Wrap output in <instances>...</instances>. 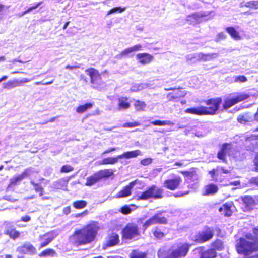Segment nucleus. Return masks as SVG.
<instances>
[{"mask_svg": "<svg viewBox=\"0 0 258 258\" xmlns=\"http://www.w3.org/2000/svg\"><path fill=\"white\" fill-rule=\"evenodd\" d=\"M68 180L64 178H61L54 183V185L56 188H62L63 186H66Z\"/></svg>", "mask_w": 258, "mask_h": 258, "instance_id": "obj_40", "label": "nucleus"}, {"mask_svg": "<svg viewBox=\"0 0 258 258\" xmlns=\"http://www.w3.org/2000/svg\"><path fill=\"white\" fill-rule=\"evenodd\" d=\"M119 241L118 235L114 233H112L109 237V239L107 241V245L109 246H112L116 245Z\"/></svg>", "mask_w": 258, "mask_h": 258, "instance_id": "obj_32", "label": "nucleus"}, {"mask_svg": "<svg viewBox=\"0 0 258 258\" xmlns=\"http://www.w3.org/2000/svg\"><path fill=\"white\" fill-rule=\"evenodd\" d=\"M196 250L199 252L201 258H215L217 256V252L213 248H210L204 251H202L201 247Z\"/></svg>", "mask_w": 258, "mask_h": 258, "instance_id": "obj_20", "label": "nucleus"}, {"mask_svg": "<svg viewBox=\"0 0 258 258\" xmlns=\"http://www.w3.org/2000/svg\"><path fill=\"white\" fill-rule=\"evenodd\" d=\"M74 168L70 165H64L60 168V172L68 173L73 171Z\"/></svg>", "mask_w": 258, "mask_h": 258, "instance_id": "obj_47", "label": "nucleus"}, {"mask_svg": "<svg viewBox=\"0 0 258 258\" xmlns=\"http://www.w3.org/2000/svg\"><path fill=\"white\" fill-rule=\"evenodd\" d=\"M250 97V95L244 92L237 93L236 95L232 98H226L223 104V107L224 109H227L234 105L247 100Z\"/></svg>", "mask_w": 258, "mask_h": 258, "instance_id": "obj_6", "label": "nucleus"}, {"mask_svg": "<svg viewBox=\"0 0 258 258\" xmlns=\"http://www.w3.org/2000/svg\"><path fill=\"white\" fill-rule=\"evenodd\" d=\"M123 237L126 239H132L139 236L138 226L134 224H129L124 228L122 231Z\"/></svg>", "mask_w": 258, "mask_h": 258, "instance_id": "obj_9", "label": "nucleus"}, {"mask_svg": "<svg viewBox=\"0 0 258 258\" xmlns=\"http://www.w3.org/2000/svg\"><path fill=\"white\" fill-rule=\"evenodd\" d=\"M185 112L187 113L194 114L198 116L207 115L208 113L205 108V106H199L196 107L187 108Z\"/></svg>", "mask_w": 258, "mask_h": 258, "instance_id": "obj_16", "label": "nucleus"}, {"mask_svg": "<svg viewBox=\"0 0 258 258\" xmlns=\"http://www.w3.org/2000/svg\"><path fill=\"white\" fill-rule=\"evenodd\" d=\"M42 2H39L37 3L33 6H31V7L32 8V10H33L37 8H38L42 4Z\"/></svg>", "mask_w": 258, "mask_h": 258, "instance_id": "obj_61", "label": "nucleus"}, {"mask_svg": "<svg viewBox=\"0 0 258 258\" xmlns=\"http://www.w3.org/2000/svg\"><path fill=\"white\" fill-rule=\"evenodd\" d=\"M180 173L184 177H189L192 178L197 175L196 169L195 168H191L189 171H181Z\"/></svg>", "mask_w": 258, "mask_h": 258, "instance_id": "obj_36", "label": "nucleus"}, {"mask_svg": "<svg viewBox=\"0 0 258 258\" xmlns=\"http://www.w3.org/2000/svg\"><path fill=\"white\" fill-rule=\"evenodd\" d=\"M182 181V179L180 176H176L173 178L168 179L164 181V186L170 190H174L178 188Z\"/></svg>", "mask_w": 258, "mask_h": 258, "instance_id": "obj_13", "label": "nucleus"}, {"mask_svg": "<svg viewBox=\"0 0 258 258\" xmlns=\"http://www.w3.org/2000/svg\"><path fill=\"white\" fill-rule=\"evenodd\" d=\"M218 190V187L214 183H210L204 186L203 195L207 196L216 194Z\"/></svg>", "mask_w": 258, "mask_h": 258, "instance_id": "obj_23", "label": "nucleus"}, {"mask_svg": "<svg viewBox=\"0 0 258 258\" xmlns=\"http://www.w3.org/2000/svg\"><path fill=\"white\" fill-rule=\"evenodd\" d=\"M5 229L4 233L8 235L11 239L14 240L19 237L20 232L16 230L14 225L10 222H5L4 223Z\"/></svg>", "mask_w": 258, "mask_h": 258, "instance_id": "obj_11", "label": "nucleus"}, {"mask_svg": "<svg viewBox=\"0 0 258 258\" xmlns=\"http://www.w3.org/2000/svg\"><path fill=\"white\" fill-rule=\"evenodd\" d=\"M58 235L57 231H52L42 235V237L48 238V242H51L52 240Z\"/></svg>", "mask_w": 258, "mask_h": 258, "instance_id": "obj_43", "label": "nucleus"}, {"mask_svg": "<svg viewBox=\"0 0 258 258\" xmlns=\"http://www.w3.org/2000/svg\"><path fill=\"white\" fill-rule=\"evenodd\" d=\"M86 211L85 212H82V213H80V214H76L74 217H76V218H79V217H82L83 216H84L85 215H86Z\"/></svg>", "mask_w": 258, "mask_h": 258, "instance_id": "obj_64", "label": "nucleus"}, {"mask_svg": "<svg viewBox=\"0 0 258 258\" xmlns=\"http://www.w3.org/2000/svg\"><path fill=\"white\" fill-rule=\"evenodd\" d=\"M32 8L31 7H29L27 9H26V10H25L24 12H22V13L21 14L20 16H23V15H24L25 14H26L27 13H28L29 12H30L31 11H32Z\"/></svg>", "mask_w": 258, "mask_h": 258, "instance_id": "obj_63", "label": "nucleus"}, {"mask_svg": "<svg viewBox=\"0 0 258 258\" xmlns=\"http://www.w3.org/2000/svg\"><path fill=\"white\" fill-rule=\"evenodd\" d=\"M136 57L139 62L143 64L149 63L153 59V56L147 53H139Z\"/></svg>", "mask_w": 258, "mask_h": 258, "instance_id": "obj_19", "label": "nucleus"}, {"mask_svg": "<svg viewBox=\"0 0 258 258\" xmlns=\"http://www.w3.org/2000/svg\"><path fill=\"white\" fill-rule=\"evenodd\" d=\"M116 149H117V148H115V147L109 148L105 150V151H104L103 152V153H102V154L104 155V154H105L109 153L110 152H112L113 151H114L116 150Z\"/></svg>", "mask_w": 258, "mask_h": 258, "instance_id": "obj_57", "label": "nucleus"}, {"mask_svg": "<svg viewBox=\"0 0 258 258\" xmlns=\"http://www.w3.org/2000/svg\"><path fill=\"white\" fill-rule=\"evenodd\" d=\"M147 254L138 250H134L130 254V258H146Z\"/></svg>", "mask_w": 258, "mask_h": 258, "instance_id": "obj_34", "label": "nucleus"}, {"mask_svg": "<svg viewBox=\"0 0 258 258\" xmlns=\"http://www.w3.org/2000/svg\"><path fill=\"white\" fill-rule=\"evenodd\" d=\"M85 72L89 76L93 87L95 89L100 88L103 84V81L98 70L94 68H89L85 70Z\"/></svg>", "mask_w": 258, "mask_h": 258, "instance_id": "obj_5", "label": "nucleus"}, {"mask_svg": "<svg viewBox=\"0 0 258 258\" xmlns=\"http://www.w3.org/2000/svg\"><path fill=\"white\" fill-rule=\"evenodd\" d=\"M231 149V144L228 143H225L222 144L220 150L217 153V158L222 160L224 163H227L226 155Z\"/></svg>", "mask_w": 258, "mask_h": 258, "instance_id": "obj_15", "label": "nucleus"}, {"mask_svg": "<svg viewBox=\"0 0 258 258\" xmlns=\"http://www.w3.org/2000/svg\"><path fill=\"white\" fill-rule=\"evenodd\" d=\"M164 196V189L155 185H151L142 192L138 200H146L149 199H161Z\"/></svg>", "mask_w": 258, "mask_h": 258, "instance_id": "obj_4", "label": "nucleus"}, {"mask_svg": "<svg viewBox=\"0 0 258 258\" xmlns=\"http://www.w3.org/2000/svg\"><path fill=\"white\" fill-rule=\"evenodd\" d=\"M229 184L230 185H235V186L239 185L240 184V181L239 180L234 181L230 182Z\"/></svg>", "mask_w": 258, "mask_h": 258, "instance_id": "obj_60", "label": "nucleus"}, {"mask_svg": "<svg viewBox=\"0 0 258 258\" xmlns=\"http://www.w3.org/2000/svg\"><path fill=\"white\" fill-rule=\"evenodd\" d=\"M17 251L22 253L34 254L36 248L30 243H26L23 246L18 247Z\"/></svg>", "mask_w": 258, "mask_h": 258, "instance_id": "obj_18", "label": "nucleus"}, {"mask_svg": "<svg viewBox=\"0 0 258 258\" xmlns=\"http://www.w3.org/2000/svg\"><path fill=\"white\" fill-rule=\"evenodd\" d=\"M212 246V248L215 249V251H216V250L221 251L224 248L223 242L220 240H216L213 243Z\"/></svg>", "mask_w": 258, "mask_h": 258, "instance_id": "obj_41", "label": "nucleus"}, {"mask_svg": "<svg viewBox=\"0 0 258 258\" xmlns=\"http://www.w3.org/2000/svg\"><path fill=\"white\" fill-rule=\"evenodd\" d=\"M222 103V98L220 97H216L214 98H210L205 101L206 105L209 107H206L207 112L208 113L207 115H213L216 114V112L219 109L220 105Z\"/></svg>", "mask_w": 258, "mask_h": 258, "instance_id": "obj_8", "label": "nucleus"}, {"mask_svg": "<svg viewBox=\"0 0 258 258\" xmlns=\"http://www.w3.org/2000/svg\"><path fill=\"white\" fill-rule=\"evenodd\" d=\"M140 125V123L138 121H134L132 122H126L123 124L122 126L123 127H134L136 126H139Z\"/></svg>", "mask_w": 258, "mask_h": 258, "instance_id": "obj_50", "label": "nucleus"}, {"mask_svg": "<svg viewBox=\"0 0 258 258\" xmlns=\"http://www.w3.org/2000/svg\"><path fill=\"white\" fill-rule=\"evenodd\" d=\"M254 235L251 233L245 235V238L237 240L236 248L239 254H243L244 258H258V228L253 229Z\"/></svg>", "mask_w": 258, "mask_h": 258, "instance_id": "obj_1", "label": "nucleus"}, {"mask_svg": "<svg viewBox=\"0 0 258 258\" xmlns=\"http://www.w3.org/2000/svg\"><path fill=\"white\" fill-rule=\"evenodd\" d=\"M131 106L128 98L126 97H121L118 99V108L119 109H127Z\"/></svg>", "mask_w": 258, "mask_h": 258, "instance_id": "obj_25", "label": "nucleus"}, {"mask_svg": "<svg viewBox=\"0 0 258 258\" xmlns=\"http://www.w3.org/2000/svg\"><path fill=\"white\" fill-rule=\"evenodd\" d=\"M54 253V251L53 250L51 249H48L42 251L41 253L39 254V256L40 257H45L50 255H52Z\"/></svg>", "mask_w": 258, "mask_h": 258, "instance_id": "obj_51", "label": "nucleus"}, {"mask_svg": "<svg viewBox=\"0 0 258 258\" xmlns=\"http://www.w3.org/2000/svg\"><path fill=\"white\" fill-rule=\"evenodd\" d=\"M142 152L140 150H135L124 152L122 154L118 155V157L119 158V159H130L136 158L138 156L142 155Z\"/></svg>", "mask_w": 258, "mask_h": 258, "instance_id": "obj_22", "label": "nucleus"}, {"mask_svg": "<svg viewBox=\"0 0 258 258\" xmlns=\"http://www.w3.org/2000/svg\"><path fill=\"white\" fill-rule=\"evenodd\" d=\"M165 90L171 91L166 95V98L169 101L177 102L181 98L184 97L187 94L184 88L182 87L166 88Z\"/></svg>", "mask_w": 258, "mask_h": 258, "instance_id": "obj_7", "label": "nucleus"}, {"mask_svg": "<svg viewBox=\"0 0 258 258\" xmlns=\"http://www.w3.org/2000/svg\"><path fill=\"white\" fill-rule=\"evenodd\" d=\"M152 162V159L151 158H145L142 159L140 161V163L142 165L144 166H147L150 164Z\"/></svg>", "mask_w": 258, "mask_h": 258, "instance_id": "obj_53", "label": "nucleus"}, {"mask_svg": "<svg viewBox=\"0 0 258 258\" xmlns=\"http://www.w3.org/2000/svg\"><path fill=\"white\" fill-rule=\"evenodd\" d=\"M189 247L190 245L187 243L175 249L163 247L158 250V256L159 258H182L186 255Z\"/></svg>", "mask_w": 258, "mask_h": 258, "instance_id": "obj_3", "label": "nucleus"}, {"mask_svg": "<svg viewBox=\"0 0 258 258\" xmlns=\"http://www.w3.org/2000/svg\"><path fill=\"white\" fill-rule=\"evenodd\" d=\"M98 229L95 224H89L81 229L76 230L70 236V241L76 246L89 244L94 240Z\"/></svg>", "mask_w": 258, "mask_h": 258, "instance_id": "obj_2", "label": "nucleus"}, {"mask_svg": "<svg viewBox=\"0 0 258 258\" xmlns=\"http://www.w3.org/2000/svg\"><path fill=\"white\" fill-rule=\"evenodd\" d=\"M247 81V78L244 75L235 76L234 81L235 83H244Z\"/></svg>", "mask_w": 258, "mask_h": 258, "instance_id": "obj_48", "label": "nucleus"}, {"mask_svg": "<svg viewBox=\"0 0 258 258\" xmlns=\"http://www.w3.org/2000/svg\"><path fill=\"white\" fill-rule=\"evenodd\" d=\"M119 158L118 157V156L114 157H107L103 159L101 161H99L97 162V164L98 165H112L114 164L116 162H117Z\"/></svg>", "mask_w": 258, "mask_h": 258, "instance_id": "obj_26", "label": "nucleus"}, {"mask_svg": "<svg viewBox=\"0 0 258 258\" xmlns=\"http://www.w3.org/2000/svg\"><path fill=\"white\" fill-rule=\"evenodd\" d=\"M22 180V179L19 175L14 176V177L10 179L9 186H11L16 185L19 182H20Z\"/></svg>", "mask_w": 258, "mask_h": 258, "instance_id": "obj_44", "label": "nucleus"}, {"mask_svg": "<svg viewBox=\"0 0 258 258\" xmlns=\"http://www.w3.org/2000/svg\"><path fill=\"white\" fill-rule=\"evenodd\" d=\"M213 236V231L208 229L206 231L202 232L199 236H196L194 240L197 242L203 243L210 240Z\"/></svg>", "mask_w": 258, "mask_h": 258, "instance_id": "obj_17", "label": "nucleus"}, {"mask_svg": "<svg viewBox=\"0 0 258 258\" xmlns=\"http://www.w3.org/2000/svg\"><path fill=\"white\" fill-rule=\"evenodd\" d=\"M254 165L255 166V170L258 171V154L256 156L254 159Z\"/></svg>", "mask_w": 258, "mask_h": 258, "instance_id": "obj_59", "label": "nucleus"}, {"mask_svg": "<svg viewBox=\"0 0 258 258\" xmlns=\"http://www.w3.org/2000/svg\"><path fill=\"white\" fill-rule=\"evenodd\" d=\"M233 203L231 201H228L225 203L222 207H220L218 210H230Z\"/></svg>", "mask_w": 258, "mask_h": 258, "instance_id": "obj_52", "label": "nucleus"}, {"mask_svg": "<svg viewBox=\"0 0 258 258\" xmlns=\"http://www.w3.org/2000/svg\"><path fill=\"white\" fill-rule=\"evenodd\" d=\"M134 106L137 111H141L144 110L146 107V104L144 101L137 100L135 101Z\"/></svg>", "mask_w": 258, "mask_h": 258, "instance_id": "obj_33", "label": "nucleus"}, {"mask_svg": "<svg viewBox=\"0 0 258 258\" xmlns=\"http://www.w3.org/2000/svg\"><path fill=\"white\" fill-rule=\"evenodd\" d=\"M125 10V7H124V8H121L120 7H114V8L111 9L110 10H109L108 11V12L107 13V15H109L112 13H116V12L121 13V12H123Z\"/></svg>", "mask_w": 258, "mask_h": 258, "instance_id": "obj_46", "label": "nucleus"}, {"mask_svg": "<svg viewBox=\"0 0 258 258\" xmlns=\"http://www.w3.org/2000/svg\"><path fill=\"white\" fill-rule=\"evenodd\" d=\"M220 212H223V214L225 216L229 217L232 215V211H220Z\"/></svg>", "mask_w": 258, "mask_h": 258, "instance_id": "obj_58", "label": "nucleus"}, {"mask_svg": "<svg viewBox=\"0 0 258 258\" xmlns=\"http://www.w3.org/2000/svg\"><path fill=\"white\" fill-rule=\"evenodd\" d=\"M226 31L234 39L238 40L240 39V36L239 33L233 27H228L226 28Z\"/></svg>", "mask_w": 258, "mask_h": 258, "instance_id": "obj_31", "label": "nucleus"}, {"mask_svg": "<svg viewBox=\"0 0 258 258\" xmlns=\"http://www.w3.org/2000/svg\"><path fill=\"white\" fill-rule=\"evenodd\" d=\"M241 199L246 207L250 208L255 204V200L251 196L246 195L241 197Z\"/></svg>", "mask_w": 258, "mask_h": 258, "instance_id": "obj_27", "label": "nucleus"}, {"mask_svg": "<svg viewBox=\"0 0 258 258\" xmlns=\"http://www.w3.org/2000/svg\"><path fill=\"white\" fill-rule=\"evenodd\" d=\"M87 202L85 200H77L73 203V206L75 209H82L85 208Z\"/></svg>", "mask_w": 258, "mask_h": 258, "instance_id": "obj_37", "label": "nucleus"}, {"mask_svg": "<svg viewBox=\"0 0 258 258\" xmlns=\"http://www.w3.org/2000/svg\"><path fill=\"white\" fill-rule=\"evenodd\" d=\"M29 169L27 168L25 169L20 174H19L20 177L23 180L25 178L28 177L30 175L29 174Z\"/></svg>", "mask_w": 258, "mask_h": 258, "instance_id": "obj_55", "label": "nucleus"}, {"mask_svg": "<svg viewBox=\"0 0 258 258\" xmlns=\"http://www.w3.org/2000/svg\"><path fill=\"white\" fill-rule=\"evenodd\" d=\"M101 180L97 172H95L92 175L86 178L85 185L90 186H92Z\"/></svg>", "mask_w": 258, "mask_h": 258, "instance_id": "obj_24", "label": "nucleus"}, {"mask_svg": "<svg viewBox=\"0 0 258 258\" xmlns=\"http://www.w3.org/2000/svg\"><path fill=\"white\" fill-rule=\"evenodd\" d=\"M167 220L164 217H160L159 215L156 214L147 220L143 224V227L144 230H146L148 227L157 224H165Z\"/></svg>", "mask_w": 258, "mask_h": 258, "instance_id": "obj_12", "label": "nucleus"}, {"mask_svg": "<svg viewBox=\"0 0 258 258\" xmlns=\"http://www.w3.org/2000/svg\"><path fill=\"white\" fill-rule=\"evenodd\" d=\"M142 49V45L141 44H137L132 47H128L121 52L118 55L119 58L126 56L128 54L134 52L141 50Z\"/></svg>", "mask_w": 258, "mask_h": 258, "instance_id": "obj_21", "label": "nucleus"}, {"mask_svg": "<svg viewBox=\"0 0 258 258\" xmlns=\"http://www.w3.org/2000/svg\"><path fill=\"white\" fill-rule=\"evenodd\" d=\"M219 168V167H217V168H214L208 171V173L210 175L213 179L215 181H217V180L216 176L218 175L217 171Z\"/></svg>", "mask_w": 258, "mask_h": 258, "instance_id": "obj_49", "label": "nucleus"}, {"mask_svg": "<svg viewBox=\"0 0 258 258\" xmlns=\"http://www.w3.org/2000/svg\"><path fill=\"white\" fill-rule=\"evenodd\" d=\"M211 13H194L188 15L186 19V21L189 22V24L194 23H199L201 22V18L208 16Z\"/></svg>", "mask_w": 258, "mask_h": 258, "instance_id": "obj_14", "label": "nucleus"}, {"mask_svg": "<svg viewBox=\"0 0 258 258\" xmlns=\"http://www.w3.org/2000/svg\"><path fill=\"white\" fill-rule=\"evenodd\" d=\"M40 240L43 241L41 245L40 248H42L47 246L50 242H48V238L46 237H42V235L40 236Z\"/></svg>", "mask_w": 258, "mask_h": 258, "instance_id": "obj_54", "label": "nucleus"}, {"mask_svg": "<svg viewBox=\"0 0 258 258\" xmlns=\"http://www.w3.org/2000/svg\"><path fill=\"white\" fill-rule=\"evenodd\" d=\"M200 58L201 59L204 60V61H207L209 60L211 58H213L216 56V54L215 53H207V54H204V53H201Z\"/></svg>", "mask_w": 258, "mask_h": 258, "instance_id": "obj_45", "label": "nucleus"}, {"mask_svg": "<svg viewBox=\"0 0 258 258\" xmlns=\"http://www.w3.org/2000/svg\"><path fill=\"white\" fill-rule=\"evenodd\" d=\"M152 232L154 236L157 239H161L165 236V234L162 232L161 229L157 227L153 228Z\"/></svg>", "mask_w": 258, "mask_h": 258, "instance_id": "obj_38", "label": "nucleus"}, {"mask_svg": "<svg viewBox=\"0 0 258 258\" xmlns=\"http://www.w3.org/2000/svg\"><path fill=\"white\" fill-rule=\"evenodd\" d=\"M101 179L108 178L113 174V171L111 169H101L97 171Z\"/></svg>", "mask_w": 258, "mask_h": 258, "instance_id": "obj_28", "label": "nucleus"}, {"mask_svg": "<svg viewBox=\"0 0 258 258\" xmlns=\"http://www.w3.org/2000/svg\"><path fill=\"white\" fill-rule=\"evenodd\" d=\"M93 105L92 103H86L78 106L76 109V111L77 113L81 114L86 112L87 110L92 108Z\"/></svg>", "mask_w": 258, "mask_h": 258, "instance_id": "obj_30", "label": "nucleus"}, {"mask_svg": "<svg viewBox=\"0 0 258 258\" xmlns=\"http://www.w3.org/2000/svg\"><path fill=\"white\" fill-rule=\"evenodd\" d=\"M32 8L31 7H29L27 9H26V10H25L24 12H22V13L21 14L20 16H23V15H24L25 14H26L27 13H28L29 12H30L31 11H32Z\"/></svg>", "mask_w": 258, "mask_h": 258, "instance_id": "obj_62", "label": "nucleus"}, {"mask_svg": "<svg viewBox=\"0 0 258 258\" xmlns=\"http://www.w3.org/2000/svg\"><path fill=\"white\" fill-rule=\"evenodd\" d=\"M226 38V35L223 32H221L218 34L217 35V39L218 40H221L222 39H224Z\"/></svg>", "mask_w": 258, "mask_h": 258, "instance_id": "obj_56", "label": "nucleus"}, {"mask_svg": "<svg viewBox=\"0 0 258 258\" xmlns=\"http://www.w3.org/2000/svg\"><path fill=\"white\" fill-rule=\"evenodd\" d=\"M20 85V82L17 80H10L3 84V88L5 89L10 90Z\"/></svg>", "mask_w": 258, "mask_h": 258, "instance_id": "obj_29", "label": "nucleus"}, {"mask_svg": "<svg viewBox=\"0 0 258 258\" xmlns=\"http://www.w3.org/2000/svg\"><path fill=\"white\" fill-rule=\"evenodd\" d=\"M151 124L156 126H165L173 125V123L169 120H155L151 122Z\"/></svg>", "mask_w": 258, "mask_h": 258, "instance_id": "obj_35", "label": "nucleus"}, {"mask_svg": "<svg viewBox=\"0 0 258 258\" xmlns=\"http://www.w3.org/2000/svg\"><path fill=\"white\" fill-rule=\"evenodd\" d=\"M244 6L250 9H258V1L252 0L247 2Z\"/></svg>", "mask_w": 258, "mask_h": 258, "instance_id": "obj_42", "label": "nucleus"}, {"mask_svg": "<svg viewBox=\"0 0 258 258\" xmlns=\"http://www.w3.org/2000/svg\"><path fill=\"white\" fill-rule=\"evenodd\" d=\"M30 183L33 186L35 191L39 192V196H42L43 194V188L42 185L40 184L35 183L33 181H31Z\"/></svg>", "mask_w": 258, "mask_h": 258, "instance_id": "obj_39", "label": "nucleus"}, {"mask_svg": "<svg viewBox=\"0 0 258 258\" xmlns=\"http://www.w3.org/2000/svg\"><path fill=\"white\" fill-rule=\"evenodd\" d=\"M137 180L130 182L127 185L123 186L116 195L117 198L127 197L131 195L132 190L134 185L137 183Z\"/></svg>", "mask_w": 258, "mask_h": 258, "instance_id": "obj_10", "label": "nucleus"}]
</instances>
